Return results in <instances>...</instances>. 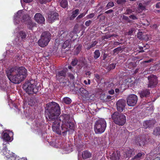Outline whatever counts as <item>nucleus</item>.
Masks as SVG:
<instances>
[{"label":"nucleus","mask_w":160,"mask_h":160,"mask_svg":"<svg viewBox=\"0 0 160 160\" xmlns=\"http://www.w3.org/2000/svg\"><path fill=\"white\" fill-rule=\"evenodd\" d=\"M134 28H130L128 32V35H131L133 33V32L135 31Z\"/></svg>","instance_id":"44"},{"label":"nucleus","mask_w":160,"mask_h":160,"mask_svg":"<svg viewBox=\"0 0 160 160\" xmlns=\"http://www.w3.org/2000/svg\"><path fill=\"white\" fill-rule=\"evenodd\" d=\"M107 126L106 121L104 119H101L95 122L94 130L96 134H101L105 131Z\"/></svg>","instance_id":"7"},{"label":"nucleus","mask_w":160,"mask_h":160,"mask_svg":"<svg viewBox=\"0 0 160 160\" xmlns=\"http://www.w3.org/2000/svg\"><path fill=\"white\" fill-rule=\"evenodd\" d=\"M111 118L113 122L119 126L123 125L126 122L125 116L117 111L114 112L112 114Z\"/></svg>","instance_id":"5"},{"label":"nucleus","mask_w":160,"mask_h":160,"mask_svg":"<svg viewBox=\"0 0 160 160\" xmlns=\"http://www.w3.org/2000/svg\"><path fill=\"white\" fill-rule=\"evenodd\" d=\"M67 71L66 70H62L56 73V78L57 80L61 82L64 80V78L66 76Z\"/></svg>","instance_id":"13"},{"label":"nucleus","mask_w":160,"mask_h":160,"mask_svg":"<svg viewBox=\"0 0 160 160\" xmlns=\"http://www.w3.org/2000/svg\"><path fill=\"white\" fill-rule=\"evenodd\" d=\"M129 18L132 20H136L138 19L137 17L134 15H131L129 16Z\"/></svg>","instance_id":"51"},{"label":"nucleus","mask_w":160,"mask_h":160,"mask_svg":"<svg viewBox=\"0 0 160 160\" xmlns=\"http://www.w3.org/2000/svg\"><path fill=\"white\" fill-rule=\"evenodd\" d=\"M98 43V41H95L93 42L90 45L88 46L87 47V48H86L88 50H89L91 48L95 47Z\"/></svg>","instance_id":"37"},{"label":"nucleus","mask_w":160,"mask_h":160,"mask_svg":"<svg viewBox=\"0 0 160 160\" xmlns=\"http://www.w3.org/2000/svg\"><path fill=\"white\" fill-rule=\"evenodd\" d=\"M48 18L50 22H52L58 18V14L57 12L52 13L48 15Z\"/></svg>","instance_id":"21"},{"label":"nucleus","mask_w":160,"mask_h":160,"mask_svg":"<svg viewBox=\"0 0 160 160\" xmlns=\"http://www.w3.org/2000/svg\"><path fill=\"white\" fill-rule=\"evenodd\" d=\"M110 160H119L118 155L117 153H113L110 158Z\"/></svg>","instance_id":"31"},{"label":"nucleus","mask_w":160,"mask_h":160,"mask_svg":"<svg viewBox=\"0 0 160 160\" xmlns=\"http://www.w3.org/2000/svg\"><path fill=\"white\" fill-rule=\"evenodd\" d=\"M82 46L81 44H79L75 48L74 51V54L77 55L81 51Z\"/></svg>","instance_id":"28"},{"label":"nucleus","mask_w":160,"mask_h":160,"mask_svg":"<svg viewBox=\"0 0 160 160\" xmlns=\"http://www.w3.org/2000/svg\"><path fill=\"white\" fill-rule=\"evenodd\" d=\"M75 125L73 122L70 121V116L64 114L61 116L53 122L52 128L53 131L59 135L64 136L68 131L73 132Z\"/></svg>","instance_id":"1"},{"label":"nucleus","mask_w":160,"mask_h":160,"mask_svg":"<svg viewBox=\"0 0 160 160\" xmlns=\"http://www.w3.org/2000/svg\"><path fill=\"white\" fill-rule=\"evenodd\" d=\"M125 2V0H117V3L118 4L124 3Z\"/></svg>","instance_id":"53"},{"label":"nucleus","mask_w":160,"mask_h":160,"mask_svg":"<svg viewBox=\"0 0 160 160\" xmlns=\"http://www.w3.org/2000/svg\"><path fill=\"white\" fill-rule=\"evenodd\" d=\"M116 64L111 63L108 65L107 68L109 71L115 68L116 67Z\"/></svg>","instance_id":"38"},{"label":"nucleus","mask_w":160,"mask_h":160,"mask_svg":"<svg viewBox=\"0 0 160 160\" xmlns=\"http://www.w3.org/2000/svg\"><path fill=\"white\" fill-rule=\"evenodd\" d=\"M80 94L85 99H88L90 98V95L89 94V92L84 88H81L79 89Z\"/></svg>","instance_id":"19"},{"label":"nucleus","mask_w":160,"mask_h":160,"mask_svg":"<svg viewBox=\"0 0 160 160\" xmlns=\"http://www.w3.org/2000/svg\"><path fill=\"white\" fill-rule=\"evenodd\" d=\"M144 135H142L140 137H137L135 140V142L140 146H143L145 143L146 140Z\"/></svg>","instance_id":"16"},{"label":"nucleus","mask_w":160,"mask_h":160,"mask_svg":"<svg viewBox=\"0 0 160 160\" xmlns=\"http://www.w3.org/2000/svg\"><path fill=\"white\" fill-rule=\"evenodd\" d=\"M52 0H39V2L41 4H45L47 2H50Z\"/></svg>","instance_id":"47"},{"label":"nucleus","mask_w":160,"mask_h":160,"mask_svg":"<svg viewBox=\"0 0 160 160\" xmlns=\"http://www.w3.org/2000/svg\"><path fill=\"white\" fill-rule=\"evenodd\" d=\"M108 93L110 94L113 95L114 93V90L113 89L109 90L108 91Z\"/></svg>","instance_id":"60"},{"label":"nucleus","mask_w":160,"mask_h":160,"mask_svg":"<svg viewBox=\"0 0 160 160\" xmlns=\"http://www.w3.org/2000/svg\"><path fill=\"white\" fill-rule=\"evenodd\" d=\"M92 155V153L87 150L83 151L82 154V157L84 159L91 158Z\"/></svg>","instance_id":"23"},{"label":"nucleus","mask_w":160,"mask_h":160,"mask_svg":"<svg viewBox=\"0 0 160 160\" xmlns=\"http://www.w3.org/2000/svg\"><path fill=\"white\" fill-rule=\"evenodd\" d=\"M134 153V151L131 149L128 150L126 152V156L127 158L131 157Z\"/></svg>","instance_id":"27"},{"label":"nucleus","mask_w":160,"mask_h":160,"mask_svg":"<svg viewBox=\"0 0 160 160\" xmlns=\"http://www.w3.org/2000/svg\"><path fill=\"white\" fill-rule=\"evenodd\" d=\"M71 40L70 39H67L64 42V43L63 44L62 47L64 49L65 48L68 47L70 44V42Z\"/></svg>","instance_id":"36"},{"label":"nucleus","mask_w":160,"mask_h":160,"mask_svg":"<svg viewBox=\"0 0 160 160\" xmlns=\"http://www.w3.org/2000/svg\"><path fill=\"white\" fill-rule=\"evenodd\" d=\"M133 82L131 78H128L125 79L123 82L122 85H124L125 88L131 87L133 85Z\"/></svg>","instance_id":"18"},{"label":"nucleus","mask_w":160,"mask_h":160,"mask_svg":"<svg viewBox=\"0 0 160 160\" xmlns=\"http://www.w3.org/2000/svg\"><path fill=\"white\" fill-rule=\"evenodd\" d=\"M111 38V35H106L104 37V38L105 39H108L110 38Z\"/></svg>","instance_id":"57"},{"label":"nucleus","mask_w":160,"mask_h":160,"mask_svg":"<svg viewBox=\"0 0 160 160\" xmlns=\"http://www.w3.org/2000/svg\"><path fill=\"white\" fill-rule=\"evenodd\" d=\"M68 77L70 78L71 80L74 81L75 77L72 74L69 73L68 74Z\"/></svg>","instance_id":"48"},{"label":"nucleus","mask_w":160,"mask_h":160,"mask_svg":"<svg viewBox=\"0 0 160 160\" xmlns=\"http://www.w3.org/2000/svg\"><path fill=\"white\" fill-rule=\"evenodd\" d=\"M93 57L95 59L98 58L100 55V52L99 50H96L93 52Z\"/></svg>","instance_id":"30"},{"label":"nucleus","mask_w":160,"mask_h":160,"mask_svg":"<svg viewBox=\"0 0 160 160\" xmlns=\"http://www.w3.org/2000/svg\"><path fill=\"white\" fill-rule=\"evenodd\" d=\"M153 61V59L152 58H151L148 60H146L143 61V63H149L152 62Z\"/></svg>","instance_id":"55"},{"label":"nucleus","mask_w":160,"mask_h":160,"mask_svg":"<svg viewBox=\"0 0 160 160\" xmlns=\"http://www.w3.org/2000/svg\"><path fill=\"white\" fill-rule=\"evenodd\" d=\"M92 21L90 20H88L86 21L85 22V25L87 27L89 26L90 24L92 23Z\"/></svg>","instance_id":"50"},{"label":"nucleus","mask_w":160,"mask_h":160,"mask_svg":"<svg viewBox=\"0 0 160 160\" xmlns=\"http://www.w3.org/2000/svg\"><path fill=\"white\" fill-rule=\"evenodd\" d=\"M22 88L29 94H36L38 92V87L36 86L35 81L32 79L26 81L23 84Z\"/></svg>","instance_id":"4"},{"label":"nucleus","mask_w":160,"mask_h":160,"mask_svg":"<svg viewBox=\"0 0 160 160\" xmlns=\"http://www.w3.org/2000/svg\"><path fill=\"white\" fill-rule=\"evenodd\" d=\"M138 93L140 97L143 98L149 97L151 93L149 89L146 88L140 91Z\"/></svg>","instance_id":"15"},{"label":"nucleus","mask_w":160,"mask_h":160,"mask_svg":"<svg viewBox=\"0 0 160 160\" xmlns=\"http://www.w3.org/2000/svg\"><path fill=\"white\" fill-rule=\"evenodd\" d=\"M122 19L128 21V22H131V21L129 19V18L127 16L123 15L122 16Z\"/></svg>","instance_id":"46"},{"label":"nucleus","mask_w":160,"mask_h":160,"mask_svg":"<svg viewBox=\"0 0 160 160\" xmlns=\"http://www.w3.org/2000/svg\"><path fill=\"white\" fill-rule=\"evenodd\" d=\"M121 44H122L121 43L119 42L118 41L114 42L113 43V45L114 47H116L118 45H119Z\"/></svg>","instance_id":"52"},{"label":"nucleus","mask_w":160,"mask_h":160,"mask_svg":"<svg viewBox=\"0 0 160 160\" xmlns=\"http://www.w3.org/2000/svg\"><path fill=\"white\" fill-rule=\"evenodd\" d=\"M108 56V54L107 53H104L103 54V60H105Z\"/></svg>","instance_id":"56"},{"label":"nucleus","mask_w":160,"mask_h":160,"mask_svg":"<svg viewBox=\"0 0 160 160\" xmlns=\"http://www.w3.org/2000/svg\"><path fill=\"white\" fill-rule=\"evenodd\" d=\"M113 12V10L112 9H110L105 12V13L107 14L112 13Z\"/></svg>","instance_id":"61"},{"label":"nucleus","mask_w":160,"mask_h":160,"mask_svg":"<svg viewBox=\"0 0 160 160\" xmlns=\"http://www.w3.org/2000/svg\"><path fill=\"white\" fill-rule=\"evenodd\" d=\"M94 14L93 13H91L88 15L86 16V18L87 19L91 18L93 17L94 16Z\"/></svg>","instance_id":"49"},{"label":"nucleus","mask_w":160,"mask_h":160,"mask_svg":"<svg viewBox=\"0 0 160 160\" xmlns=\"http://www.w3.org/2000/svg\"><path fill=\"white\" fill-rule=\"evenodd\" d=\"M126 105V101L123 99H120L117 102V109L118 112H122Z\"/></svg>","instance_id":"11"},{"label":"nucleus","mask_w":160,"mask_h":160,"mask_svg":"<svg viewBox=\"0 0 160 160\" xmlns=\"http://www.w3.org/2000/svg\"><path fill=\"white\" fill-rule=\"evenodd\" d=\"M112 97L110 95H108L107 97V98L108 100H110L112 99Z\"/></svg>","instance_id":"64"},{"label":"nucleus","mask_w":160,"mask_h":160,"mask_svg":"<svg viewBox=\"0 0 160 160\" xmlns=\"http://www.w3.org/2000/svg\"><path fill=\"white\" fill-rule=\"evenodd\" d=\"M138 48L140 50V51H139L138 52H144V50H143V47L138 46Z\"/></svg>","instance_id":"54"},{"label":"nucleus","mask_w":160,"mask_h":160,"mask_svg":"<svg viewBox=\"0 0 160 160\" xmlns=\"http://www.w3.org/2000/svg\"><path fill=\"white\" fill-rule=\"evenodd\" d=\"M3 137L4 139L6 141H9L11 139V137L9 134L7 132L4 133Z\"/></svg>","instance_id":"33"},{"label":"nucleus","mask_w":160,"mask_h":160,"mask_svg":"<svg viewBox=\"0 0 160 160\" xmlns=\"http://www.w3.org/2000/svg\"><path fill=\"white\" fill-rule=\"evenodd\" d=\"M143 154L144 155V153H142L141 152L138 153L137 155L134 156L132 160H140Z\"/></svg>","instance_id":"32"},{"label":"nucleus","mask_w":160,"mask_h":160,"mask_svg":"<svg viewBox=\"0 0 160 160\" xmlns=\"http://www.w3.org/2000/svg\"><path fill=\"white\" fill-rule=\"evenodd\" d=\"M78 62V60L77 59H74L71 62V64L73 66H75L76 65Z\"/></svg>","instance_id":"42"},{"label":"nucleus","mask_w":160,"mask_h":160,"mask_svg":"<svg viewBox=\"0 0 160 160\" xmlns=\"http://www.w3.org/2000/svg\"><path fill=\"white\" fill-rule=\"evenodd\" d=\"M88 10H87L86 12H84L81 14H80L79 16L76 19L78 20L79 19L81 18L84 17L85 15L87 13Z\"/></svg>","instance_id":"40"},{"label":"nucleus","mask_w":160,"mask_h":160,"mask_svg":"<svg viewBox=\"0 0 160 160\" xmlns=\"http://www.w3.org/2000/svg\"><path fill=\"white\" fill-rule=\"evenodd\" d=\"M60 6L63 8H65L68 6V2L67 0H62L60 2Z\"/></svg>","instance_id":"29"},{"label":"nucleus","mask_w":160,"mask_h":160,"mask_svg":"<svg viewBox=\"0 0 160 160\" xmlns=\"http://www.w3.org/2000/svg\"><path fill=\"white\" fill-rule=\"evenodd\" d=\"M156 123V121L153 119L144 121L143 122V127L145 129L152 128Z\"/></svg>","instance_id":"12"},{"label":"nucleus","mask_w":160,"mask_h":160,"mask_svg":"<svg viewBox=\"0 0 160 160\" xmlns=\"http://www.w3.org/2000/svg\"><path fill=\"white\" fill-rule=\"evenodd\" d=\"M156 7L158 8H160V2H158L156 4Z\"/></svg>","instance_id":"62"},{"label":"nucleus","mask_w":160,"mask_h":160,"mask_svg":"<svg viewBox=\"0 0 160 160\" xmlns=\"http://www.w3.org/2000/svg\"><path fill=\"white\" fill-rule=\"evenodd\" d=\"M27 32L26 30H21L18 33V38L25 42L27 39Z\"/></svg>","instance_id":"20"},{"label":"nucleus","mask_w":160,"mask_h":160,"mask_svg":"<svg viewBox=\"0 0 160 160\" xmlns=\"http://www.w3.org/2000/svg\"><path fill=\"white\" fill-rule=\"evenodd\" d=\"M95 77L98 79H99L100 78V76L97 73L95 74H94Z\"/></svg>","instance_id":"59"},{"label":"nucleus","mask_w":160,"mask_h":160,"mask_svg":"<svg viewBox=\"0 0 160 160\" xmlns=\"http://www.w3.org/2000/svg\"><path fill=\"white\" fill-rule=\"evenodd\" d=\"M127 14H129L132 12V10L130 9H127Z\"/></svg>","instance_id":"58"},{"label":"nucleus","mask_w":160,"mask_h":160,"mask_svg":"<svg viewBox=\"0 0 160 160\" xmlns=\"http://www.w3.org/2000/svg\"><path fill=\"white\" fill-rule=\"evenodd\" d=\"M34 18L35 21L38 23H43L45 21L44 17L40 13H36Z\"/></svg>","instance_id":"17"},{"label":"nucleus","mask_w":160,"mask_h":160,"mask_svg":"<svg viewBox=\"0 0 160 160\" xmlns=\"http://www.w3.org/2000/svg\"><path fill=\"white\" fill-rule=\"evenodd\" d=\"M135 64L132 62H130L128 64V68L130 69H131L135 67Z\"/></svg>","instance_id":"43"},{"label":"nucleus","mask_w":160,"mask_h":160,"mask_svg":"<svg viewBox=\"0 0 160 160\" xmlns=\"http://www.w3.org/2000/svg\"><path fill=\"white\" fill-rule=\"evenodd\" d=\"M152 133L156 136H160V127H157L154 128Z\"/></svg>","instance_id":"26"},{"label":"nucleus","mask_w":160,"mask_h":160,"mask_svg":"<svg viewBox=\"0 0 160 160\" xmlns=\"http://www.w3.org/2000/svg\"><path fill=\"white\" fill-rule=\"evenodd\" d=\"M114 6V4L113 2H110L107 5L106 7L107 8H110Z\"/></svg>","instance_id":"41"},{"label":"nucleus","mask_w":160,"mask_h":160,"mask_svg":"<svg viewBox=\"0 0 160 160\" xmlns=\"http://www.w3.org/2000/svg\"><path fill=\"white\" fill-rule=\"evenodd\" d=\"M138 6L139 8L141 10H144L145 9V7L143 6L142 3H139Z\"/></svg>","instance_id":"45"},{"label":"nucleus","mask_w":160,"mask_h":160,"mask_svg":"<svg viewBox=\"0 0 160 160\" xmlns=\"http://www.w3.org/2000/svg\"><path fill=\"white\" fill-rule=\"evenodd\" d=\"M73 32H69L67 31L62 30L60 31L58 33V36L60 41H65L67 39L71 40L73 37Z\"/></svg>","instance_id":"8"},{"label":"nucleus","mask_w":160,"mask_h":160,"mask_svg":"<svg viewBox=\"0 0 160 160\" xmlns=\"http://www.w3.org/2000/svg\"><path fill=\"white\" fill-rule=\"evenodd\" d=\"M36 24L35 22H30L28 23V28L30 30H32L33 28L36 26Z\"/></svg>","instance_id":"35"},{"label":"nucleus","mask_w":160,"mask_h":160,"mask_svg":"<svg viewBox=\"0 0 160 160\" xmlns=\"http://www.w3.org/2000/svg\"><path fill=\"white\" fill-rule=\"evenodd\" d=\"M125 49L124 48L119 47H117L113 50V54L116 55L118 54L120 52H122Z\"/></svg>","instance_id":"25"},{"label":"nucleus","mask_w":160,"mask_h":160,"mask_svg":"<svg viewBox=\"0 0 160 160\" xmlns=\"http://www.w3.org/2000/svg\"><path fill=\"white\" fill-rule=\"evenodd\" d=\"M51 39V34L48 31L43 32L38 41L39 46L44 48L47 46Z\"/></svg>","instance_id":"6"},{"label":"nucleus","mask_w":160,"mask_h":160,"mask_svg":"<svg viewBox=\"0 0 160 160\" xmlns=\"http://www.w3.org/2000/svg\"><path fill=\"white\" fill-rule=\"evenodd\" d=\"M138 99L137 95L134 94H130L127 98V104L129 106H134L136 104Z\"/></svg>","instance_id":"10"},{"label":"nucleus","mask_w":160,"mask_h":160,"mask_svg":"<svg viewBox=\"0 0 160 160\" xmlns=\"http://www.w3.org/2000/svg\"><path fill=\"white\" fill-rule=\"evenodd\" d=\"M24 16L23 13L22 12L21 10L18 11L14 16V20L20 22L22 21V18H23Z\"/></svg>","instance_id":"22"},{"label":"nucleus","mask_w":160,"mask_h":160,"mask_svg":"<svg viewBox=\"0 0 160 160\" xmlns=\"http://www.w3.org/2000/svg\"><path fill=\"white\" fill-rule=\"evenodd\" d=\"M2 152L3 155L6 156L8 159H12V158H14L15 156V153L8 150L7 146L4 147Z\"/></svg>","instance_id":"14"},{"label":"nucleus","mask_w":160,"mask_h":160,"mask_svg":"<svg viewBox=\"0 0 160 160\" xmlns=\"http://www.w3.org/2000/svg\"><path fill=\"white\" fill-rule=\"evenodd\" d=\"M7 75L9 80L13 83L19 84L26 78L27 70L23 67L16 66L8 69Z\"/></svg>","instance_id":"2"},{"label":"nucleus","mask_w":160,"mask_h":160,"mask_svg":"<svg viewBox=\"0 0 160 160\" xmlns=\"http://www.w3.org/2000/svg\"><path fill=\"white\" fill-rule=\"evenodd\" d=\"M79 10L78 9L73 11L72 13V15L69 18V20H73L79 14Z\"/></svg>","instance_id":"24"},{"label":"nucleus","mask_w":160,"mask_h":160,"mask_svg":"<svg viewBox=\"0 0 160 160\" xmlns=\"http://www.w3.org/2000/svg\"><path fill=\"white\" fill-rule=\"evenodd\" d=\"M46 113L49 118V120L51 121H55L61 113L60 107L58 104L55 102H52L47 105Z\"/></svg>","instance_id":"3"},{"label":"nucleus","mask_w":160,"mask_h":160,"mask_svg":"<svg viewBox=\"0 0 160 160\" xmlns=\"http://www.w3.org/2000/svg\"><path fill=\"white\" fill-rule=\"evenodd\" d=\"M142 32H138L137 34V37L139 39L142 40L143 39L142 38Z\"/></svg>","instance_id":"39"},{"label":"nucleus","mask_w":160,"mask_h":160,"mask_svg":"<svg viewBox=\"0 0 160 160\" xmlns=\"http://www.w3.org/2000/svg\"><path fill=\"white\" fill-rule=\"evenodd\" d=\"M63 101L64 103L67 104H70L72 102L71 99L68 97L64 98L63 99Z\"/></svg>","instance_id":"34"},{"label":"nucleus","mask_w":160,"mask_h":160,"mask_svg":"<svg viewBox=\"0 0 160 160\" xmlns=\"http://www.w3.org/2000/svg\"><path fill=\"white\" fill-rule=\"evenodd\" d=\"M148 88H153L155 87L158 83V78L156 76L151 75L148 77Z\"/></svg>","instance_id":"9"},{"label":"nucleus","mask_w":160,"mask_h":160,"mask_svg":"<svg viewBox=\"0 0 160 160\" xmlns=\"http://www.w3.org/2000/svg\"><path fill=\"white\" fill-rule=\"evenodd\" d=\"M32 100L31 99L29 102V105H30L31 106L33 105H34V103L32 102Z\"/></svg>","instance_id":"63"}]
</instances>
